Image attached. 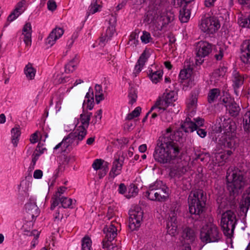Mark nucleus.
Masks as SVG:
<instances>
[{"label": "nucleus", "mask_w": 250, "mask_h": 250, "mask_svg": "<svg viewBox=\"0 0 250 250\" xmlns=\"http://www.w3.org/2000/svg\"><path fill=\"white\" fill-rule=\"evenodd\" d=\"M220 94V90L218 88H213L210 89L208 93V101L211 104L213 103L215 100Z\"/></svg>", "instance_id": "e433bc0d"}, {"label": "nucleus", "mask_w": 250, "mask_h": 250, "mask_svg": "<svg viewBox=\"0 0 250 250\" xmlns=\"http://www.w3.org/2000/svg\"><path fill=\"white\" fill-rule=\"evenodd\" d=\"M217 123L219 125L217 131L222 132L226 137L229 138L235 136L237 126L235 122L232 119L220 117L217 119Z\"/></svg>", "instance_id": "6e6552de"}, {"label": "nucleus", "mask_w": 250, "mask_h": 250, "mask_svg": "<svg viewBox=\"0 0 250 250\" xmlns=\"http://www.w3.org/2000/svg\"><path fill=\"white\" fill-rule=\"evenodd\" d=\"M92 115L91 112H86V113L82 114L80 116V121L82 125L80 126H84L87 128L89 125V121Z\"/></svg>", "instance_id": "58836bf2"}, {"label": "nucleus", "mask_w": 250, "mask_h": 250, "mask_svg": "<svg viewBox=\"0 0 250 250\" xmlns=\"http://www.w3.org/2000/svg\"><path fill=\"white\" fill-rule=\"evenodd\" d=\"M175 134L169 127L157 141L153 153L154 160L161 164H170L179 155L180 148L174 141Z\"/></svg>", "instance_id": "f257e3e1"}, {"label": "nucleus", "mask_w": 250, "mask_h": 250, "mask_svg": "<svg viewBox=\"0 0 250 250\" xmlns=\"http://www.w3.org/2000/svg\"><path fill=\"white\" fill-rule=\"evenodd\" d=\"M77 62L75 59L71 60L65 66V72L66 73L73 72L76 69L77 65Z\"/></svg>", "instance_id": "c03bdc74"}, {"label": "nucleus", "mask_w": 250, "mask_h": 250, "mask_svg": "<svg viewBox=\"0 0 250 250\" xmlns=\"http://www.w3.org/2000/svg\"><path fill=\"white\" fill-rule=\"evenodd\" d=\"M194 124L196 125L195 128H200L201 127H203L204 126L205 120L204 119L198 117L196 118H194Z\"/></svg>", "instance_id": "bf43d9fd"}, {"label": "nucleus", "mask_w": 250, "mask_h": 250, "mask_svg": "<svg viewBox=\"0 0 250 250\" xmlns=\"http://www.w3.org/2000/svg\"><path fill=\"white\" fill-rule=\"evenodd\" d=\"M141 40L144 43L146 44L152 41L150 34L146 31L143 32V35L141 37Z\"/></svg>", "instance_id": "3c124183"}, {"label": "nucleus", "mask_w": 250, "mask_h": 250, "mask_svg": "<svg viewBox=\"0 0 250 250\" xmlns=\"http://www.w3.org/2000/svg\"><path fill=\"white\" fill-rule=\"evenodd\" d=\"M101 6L97 3V0H94L93 2L91 4L88 8L87 12L88 16L90 14H93L99 11V8Z\"/></svg>", "instance_id": "09e8293b"}, {"label": "nucleus", "mask_w": 250, "mask_h": 250, "mask_svg": "<svg viewBox=\"0 0 250 250\" xmlns=\"http://www.w3.org/2000/svg\"><path fill=\"white\" fill-rule=\"evenodd\" d=\"M190 12L189 9L184 6L180 10L179 20L182 22H187L190 18Z\"/></svg>", "instance_id": "7c9ffc66"}, {"label": "nucleus", "mask_w": 250, "mask_h": 250, "mask_svg": "<svg viewBox=\"0 0 250 250\" xmlns=\"http://www.w3.org/2000/svg\"><path fill=\"white\" fill-rule=\"evenodd\" d=\"M104 233L105 234L104 238L114 240L117 235V227L112 222L109 225H106L103 229Z\"/></svg>", "instance_id": "5701e85b"}, {"label": "nucleus", "mask_w": 250, "mask_h": 250, "mask_svg": "<svg viewBox=\"0 0 250 250\" xmlns=\"http://www.w3.org/2000/svg\"><path fill=\"white\" fill-rule=\"evenodd\" d=\"M25 3V0H22L21 1L17 3L14 10L8 17V21L12 22L17 18H18L23 12V10L22 8Z\"/></svg>", "instance_id": "412c9836"}, {"label": "nucleus", "mask_w": 250, "mask_h": 250, "mask_svg": "<svg viewBox=\"0 0 250 250\" xmlns=\"http://www.w3.org/2000/svg\"><path fill=\"white\" fill-rule=\"evenodd\" d=\"M250 15L248 17H241L239 19V24L244 27L250 28Z\"/></svg>", "instance_id": "864d4df0"}, {"label": "nucleus", "mask_w": 250, "mask_h": 250, "mask_svg": "<svg viewBox=\"0 0 250 250\" xmlns=\"http://www.w3.org/2000/svg\"><path fill=\"white\" fill-rule=\"evenodd\" d=\"M198 26L203 32L213 34L220 28V23L216 17L204 15L199 21Z\"/></svg>", "instance_id": "0eeeda50"}, {"label": "nucleus", "mask_w": 250, "mask_h": 250, "mask_svg": "<svg viewBox=\"0 0 250 250\" xmlns=\"http://www.w3.org/2000/svg\"><path fill=\"white\" fill-rule=\"evenodd\" d=\"M26 214V218L30 221H33L39 214V209L34 202H29L25 206Z\"/></svg>", "instance_id": "a211bd4d"}, {"label": "nucleus", "mask_w": 250, "mask_h": 250, "mask_svg": "<svg viewBox=\"0 0 250 250\" xmlns=\"http://www.w3.org/2000/svg\"><path fill=\"white\" fill-rule=\"evenodd\" d=\"M188 168L187 162L181 160L170 168L169 175L171 178H180L186 173Z\"/></svg>", "instance_id": "f8f14e48"}, {"label": "nucleus", "mask_w": 250, "mask_h": 250, "mask_svg": "<svg viewBox=\"0 0 250 250\" xmlns=\"http://www.w3.org/2000/svg\"><path fill=\"white\" fill-rule=\"evenodd\" d=\"M195 236V232L192 229L187 227L183 230L182 234L183 238L189 240L190 241L192 242L194 240Z\"/></svg>", "instance_id": "f704fd0d"}, {"label": "nucleus", "mask_w": 250, "mask_h": 250, "mask_svg": "<svg viewBox=\"0 0 250 250\" xmlns=\"http://www.w3.org/2000/svg\"><path fill=\"white\" fill-rule=\"evenodd\" d=\"M165 186V185H163L162 181H156L154 183L151 184L149 186V188L158 190V189H161L163 186Z\"/></svg>", "instance_id": "13d9d810"}, {"label": "nucleus", "mask_w": 250, "mask_h": 250, "mask_svg": "<svg viewBox=\"0 0 250 250\" xmlns=\"http://www.w3.org/2000/svg\"><path fill=\"white\" fill-rule=\"evenodd\" d=\"M179 111L177 108H170L168 110L163 111V113L161 115L162 120L165 122H170L172 119V114L176 113Z\"/></svg>", "instance_id": "473e14b6"}, {"label": "nucleus", "mask_w": 250, "mask_h": 250, "mask_svg": "<svg viewBox=\"0 0 250 250\" xmlns=\"http://www.w3.org/2000/svg\"><path fill=\"white\" fill-rule=\"evenodd\" d=\"M232 138L226 137L223 140L220 139L218 141V144L222 146H224V148H232L234 146V142L232 140Z\"/></svg>", "instance_id": "4c0bfd02"}, {"label": "nucleus", "mask_w": 250, "mask_h": 250, "mask_svg": "<svg viewBox=\"0 0 250 250\" xmlns=\"http://www.w3.org/2000/svg\"><path fill=\"white\" fill-rule=\"evenodd\" d=\"M102 170L100 171L98 173V175L100 179L104 177L106 174L108 170V167L106 165V166H103L102 169Z\"/></svg>", "instance_id": "338daca9"}, {"label": "nucleus", "mask_w": 250, "mask_h": 250, "mask_svg": "<svg viewBox=\"0 0 250 250\" xmlns=\"http://www.w3.org/2000/svg\"><path fill=\"white\" fill-rule=\"evenodd\" d=\"M157 190L148 188V190L146 192V196L150 200L156 201Z\"/></svg>", "instance_id": "6e6d98bb"}, {"label": "nucleus", "mask_w": 250, "mask_h": 250, "mask_svg": "<svg viewBox=\"0 0 250 250\" xmlns=\"http://www.w3.org/2000/svg\"><path fill=\"white\" fill-rule=\"evenodd\" d=\"M250 207V187L246 190V193L244 194L243 200L240 203V213L241 216H244L245 218L247 216V213Z\"/></svg>", "instance_id": "6ab92c4d"}, {"label": "nucleus", "mask_w": 250, "mask_h": 250, "mask_svg": "<svg viewBox=\"0 0 250 250\" xmlns=\"http://www.w3.org/2000/svg\"><path fill=\"white\" fill-rule=\"evenodd\" d=\"M85 98L87 99V102L88 103L87 108L89 110H91L94 106V97H93V92L92 89L90 88L89 89V92L87 93Z\"/></svg>", "instance_id": "37998d69"}, {"label": "nucleus", "mask_w": 250, "mask_h": 250, "mask_svg": "<svg viewBox=\"0 0 250 250\" xmlns=\"http://www.w3.org/2000/svg\"><path fill=\"white\" fill-rule=\"evenodd\" d=\"M236 223V215L233 211L228 210L222 214L221 224L225 235L229 238L232 236Z\"/></svg>", "instance_id": "423d86ee"}, {"label": "nucleus", "mask_w": 250, "mask_h": 250, "mask_svg": "<svg viewBox=\"0 0 250 250\" xmlns=\"http://www.w3.org/2000/svg\"><path fill=\"white\" fill-rule=\"evenodd\" d=\"M87 133L85 127L79 126L74 132L69 133V137L74 141L76 138L79 141L83 140Z\"/></svg>", "instance_id": "a878e982"}, {"label": "nucleus", "mask_w": 250, "mask_h": 250, "mask_svg": "<svg viewBox=\"0 0 250 250\" xmlns=\"http://www.w3.org/2000/svg\"><path fill=\"white\" fill-rule=\"evenodd\" d=\"M206 201V194L203 190L198 189L191 191L188 198L189 210L191 214L199 216L195 220H198L204 212Z\"/></svg>", "instance_id": "20e7f679"}, {"label": "nucleus", "mask_w": 250, "mask_h": 250, "mask_svg": "<svg viewBox=\"0 0 250 250\" xmlns=\"http://www.w3.org/2000/svg\"><path fill=\"white\" fill-rule=\"evenodd\" d=\"M216 53L214 55V57L217 61H220L222 60L223 55H224V51L223 49L220 47H218V50L217 48H216Z\"/></svg>", "instance_id": "680f3d73"}, {"label": "nucleus", "mask_w": 250, "mask_h": 250, "mask_svg": "<svg viewBox=\"0 0 250 250\" xmlns=\"http://www.w3.org/2000/svg\"><path fill=\"white\" fill-rule=\"evenodd\" d=\"M171 106L169 103H168L163 96L160 97L156 101L154 105H153L150 111L154 110V109H158V111H164L167 110V108Z\"/></svg>", "instance_id": "b1692460"}, {"label": "nucleus", "mask_w": 250, "mask_h": 250, "mask_svg": "<svg viewBox=\"0 0 250 250\" xmlns=\"http://www.w3.org/2000/svg\"><path fill=\"white\" fill-rule=\"evenodd\" d=\"M91 243L90 237L85 236L82 239V250H91Z\"/></svg>", "instance_id": "a18cd8bd"}, {"label": "nucleus", "mask_w": 250, "mask_h": 250, "mask_svg": "<svg viewBox=\"0 0 250 250\" xmlns=\"http://www.w3.org/2000/svg\"><path fill=\"white\" fill-rule=\"evenodd\" d=\"M24 234L28 236H32L33 235L34 236V238L36 240H37L40 234V232L37 231V230H33L31 231H30L27 230H24Z\"/></svg>", "instance_id": "e2e57ef3"}, {"label": "nucleus", "mask_w": 250, "mask_h": 250, "mask_svg": "<svg viewBox=\"0 0 250 250\" xmlns=\"http://www.w3.org/2000/svg\"><path fill=\"white\" fill-rule=\"evenodd\" d=\"M129 214L128 227L131 231L137 230L141 226L144 212L140 207H136L134 209L129 210Z\"/></svg>", "instance_id": "9d476101"}, {"label": "nucleus", "mask_w": 250, "mask_h": 250, "mask_svg": "<svg viewBox=\"0 0 250 250\" xmlns=\"http://www.w3.org/2000/svg\"><path fill=\"white\" fill-rule=\"evenodd\" d=\"M194 122L191 121L190 118H187L184 123L181 125V128L185 132H192L195 130L196 128Z\"/></svg>", "instance_id": "c85d7f7f"}, {"label": "nucleus", "mask_w": 250, "mask_h": 250, "mask_svg": "<svg viewBox=\"0 0 250 250\" xmlns=\"http://www.w3.org/2000/svg\"><path fill=\"white\" fill-rule=\"evenodd\" d=\"M240 59L247 64H250V40L244 41L240 46Z\"/></svg>", "instance_id": "f3484780"}, {"label": "nucleus", "mask_w": 250, "mask_h": 250, "mask_svg": "<svg viewBox=\"0 0 250 250\" xmlns=\"http://www.w3.org/2000/svg\"><path fill=\"white\" fill-rule=\"evenodd\" d=\"M139 32L138 30H135L134 32H132L129 36V42H133L134 44L136 42H138V41H136V39L138 38Z\"/></svg>", "instance_id": "0e129e2a"}, {"label": "nucleus", "mask_w": 250, "mask_h": 250, "mask_svg": "<svg viewBox=\"0 0 250 250\" xmlns=\"http://www.w3.org/2000/svg\"><path fill=\"white\" fill-rule=\"evenodd\" d=\"M63 34V30L61 28H54L50 33L46 40V44L52 46L56 40L60 38Z\"/></svg>", "instance_id": "aec40b11"}, {"label": "nucleus", "mask_w": 250, "mask_h": 250, "mask_svg": "<svg viewBox=\"0 0 250 250\" xmlns=\"http://www.w3.org/2000/svg\"><path fill=\"white\" fill-rule=\"evenodd\" d=\"M149 76L150 79L151 80L153 83H157L161 79L163 74V70H159L154 72H153L152 70H149Z\"/></svg>", "instance_id": "72a5a7b5"}, {"label": "nucleus", "mask_w": 250, "mask_h": 250, "mask_svg": "<svg viewBox=\"0 0 250 250\" xmlns=\"http://www.w3.org/2000/svg\"><path fill=\"white\" fill-rule=\"evenodd\" d=\"M141 108L140 106L137 107L130 113L128 114L126 118V120H131L135 117H138L141 113Z\"/></svg>", "instance_id": "603ef678"}, {"label": "nucleus", "mask_w": 250, "mask_h": 250, "mask_svg": "<svg viewBox=\"0 0 250 250\" xmlns=\"http://www.w3.org/2000/svg\"><path fill=\"white\" fill-rule=\"evenodd\" d=\"M36 70L31 63H28L24 68V73L29 80H33L35 76Z\"/></svg>", "instance_id": "c9c22d12"}, {"label": "nucleus", "mask_w": 250, "mask_h": 250, "mask_svg": "<svg viewBox=\"0 0 250 250\" xmlns=\"http://www.w3.org/2000/svg\"><path fill=\"white\" fill-rule=\"evenodd\" d=\"M138 192V188L135 185L130 186L128 189V194L126 195V198H130L135 196Z\"/></svg>", "instance_id": "5fc2aeb1"}, {"label": "nucleus", "mask_w": 250, "mask_h": 250, "mask_svg": "<svg viewBox=\"0 0 250 250\" xmlns=\"http://www.w3.org/2000/svg\"><path fill=\"white\" fill-rule=\"evenodd\" d=\"M192 71V69L190 67L181 70L179 74L180 79L182 80L188 79L190 77Z\"/></svg>", "instance_id": "49530a36"}, {"label": "nucleus", "mask_w": 250, "mask_h": 250, "mask_svg": "<svg viewBox=\"0 0 250 250\" xmlns=\"http://www.w3.org/2000/svg\"><path fill=\"white\" fill-rule=\"evenodd\" d=\"M222 101L231 116L236 117L239 114L240 107L229 95L224 97Z\"/></svg>", "instance_id": "ddd939ff"}, {"label": "nucleus", "mask_w": 250, "mask_h": 250, "mask_svg": "<svg viewBox=\"0 0 250 250\" xmlns=\"http://www.w3.org/2000/svg\"><path fill=\"white\" fill-rule=\"evenodd\" d=\"M195 155L196 156V160H199L201 162L207 161V160H206V159L208 157V154H205L204 153L200 152L199 153H195Z\"/></svg>", "instance_id": "69168bd1"}, {"label": "nucleus", "mask_w": 250, "mask_h": 250, "mask_svg": "<svg viewBox=\"0 0 250 250\" xmlns=\"http://www.w3.org/2000/svg\"><path fill=\"white\" fill-rule=\"evenodd\" d=\"M180 221L177 219V209L176 207L170 208L169 218L167 221V232L171 236H175L177 233L178 227Z\"/></svg>", "instance_id": "9b49d317"}, {"label": "nucleus", "mask_w": 250, "mask_h": 250, "mask_svg": "<svg viewBox=\"0 0 250 250\" xmlns=\"http://www.w3.org/2000/svg\"><path fill=\"white\" fill-rule=\"evenodd\" d=\"M125 158L123 156L116 157L112 163V167L109 173V176L114 179L121 173Z\"/></svg>", "instance_id": "dca6fc26"}, {"label": "nucleus", "mask_w": 250, "mask_h": 250, "mask_svg": "<svg viewBox=\"0 0 250 250\" xmlns=\"http://www.w3.org/2000/svg\"><path fill=\"white\" fill-rule=\"evenodd\" d=\"M147 59L146 57V51H144L143 53L141 55L139 59H138L137 64L135 67V73H139L142 70V68L144 66L145 62Z\"/></svg>", "instance_id": "c756f323"}, {"label": "nucleus", "mask_w": 250, "mask_h": 250, "mask_svg": "<svg viewBox=\"0 0 250 250\" xmlns=\"http://www.w3.org/2000/svg\"><path fill=\"white\" fill-rule=\"evenodd\" d=\"M25 3V0H22L21 1L17 3L14 10L8 17V21L12 22L17 18H18L23 12V10L22 8Z\"/></svg>", "instance_id": "4be33fe9"}, {"label": "nucleus", "mask_w": 250, "mask_h": 250, "mask_svg": "<svg viewBox=\"0 0 250 250\" xmlns=\"http://www.w3.org/2000/svg\"><path fill=\"white\" fill-rule=\"evenodd\" d=\"M231 81L234 93L238 96L241 91L240 88L244 83V78L242 75L234 70L232 74Z\"/></svg>", "instance_id": "4468645a"}, {"label": "nucleus", "mask_w": 250, "mask_h": 250, "mask_svg": "<svg viewBox=\"0 0 250 250\" xmlns=\"http://www.w3.org/2000/svg\"><path fill=\"white\" fill-rule=\"evenodd\" d=\"M60 203L62 204V207L63 208H71L72 200L67 197L62 196L61 198Z\"/></svg>", "instance_id": "8fccbe9b"}, {"label": "nucleus", "mask_w": 250, "mask_h": 250, "mask_svg": "<svg viewBox=\"0 0 250 250\" xmlns=\"http://www.w3.org/2000/svg\"><path fill=\"white\" fill-rule=\"evenodd\" d=\"M74 140L71 137H69V134L65 137H64L62 141L58 144L54 148V150H56L59 148H61V152H65L66 149L68 148L69 146H70L73 143Z\"/></svg>", "instance_id": "bb28decb"}, {"label": "nucleus", "mask_w": 250, "mask_h": 250, "mask_svg": "<svg viewBox=\"0 0 250 250\" xmlns=\"http://www.w3.org/2000/svg\"><path fill=\"white\" fill-rule=\"evenodd\" d=\"M116 18L112 15L108 20L109 26L107 27L104 35L102 34L100 38V42L104 43L107 42L113 36L115 31V23Z\"/></svg>", "instance_id": "2eb2a0df"}, {"label": "nucleus", "mask_w": 250, "mask_h": 250, "mask_svg": "<svg viewBox=\"0 0 250 250\" xmlns=\"http://www.w3.org/2000/svg\"><path fill=\"white\" fill-rule=\"evenodd\" d=\"M156 196V201L165 202L167 200L169 196L168 188L165 185L163 186L161 189H158Z\"/></svg>", "instance_id": "cd10ccee"}, {"label": "nucleus", "mask_w": 250, "mask_h": 250, "mask_svg": "<svg viewBox=\"0 0 250 250\" xmlns=\"http://www.w3.org/2000/svg\"><path fill=\"white\" fill-rule=\"evenodd\" d=\"M47 7L49 10L54 11L56 9V2L53 0H49L47 2Z\"/></svg>", "instance_id": "774afa93"}, {"label": "nucleus", "mask_w": 250, "mask_h": 250, "mask_svg": "<svg viewBox=\"0 0 250 250\" xmlns=\"http://www.w3.org/2000/svg\"><path fill=\"white\" fill-rule=\"evenodd\" d=\"M174 96V92L171 91L167 93H164L162 96L168 103L170 104L171 106H172V108H176L175 105L173 104V102L175 101Z\"/></svg>", "instance_id": "a19ab883"}, {"label": "nucleus", "mask_w": 250, "mask_h": 250, "mask_svg": "<svg viewBox=\"0 0 250 250\" xmlns=\"http://www.w3.org/2000/svg\"><path fill=\"white\" fill-rule=\"evenodd\" d=\"M11 133L12 135V142L15 146H16L19 141V137L21 135V131L19 127H16L12 129Z\"/></svg>", "instance_id": "ea45409f"}, {"label": "nucleus", "mask_w": 250, "mask_h": 250, "mask_svg": "<svg viewBox=\"0 0 250 250\" xmlns=\"http://www.w3.org/2000/svg\"><path fill=\"white\" fill-rule=\"evenodd\" d=\"M114 240L111 239H106L104 238L102 241L103 249L104 250H120L113 243Z\"/></svg>", "instance_id": "2f4dec72"}, {"label": "nucleus", "mask_w": 250, "mask_h": 250, "mask_svg": "<svg viewBox=\"0 0 250 250\" xmlns=\"http://www.w3.org/2000/svg\"><path fill=\"white\" fill-rule=\"evenodd\" d=\"M31 23L27 22L24 25L22 29V35L24 36L23 41L27 46H30L31 44Z\"/></svg>", "instance_id": "393cba45"}, {"label": "nucleus", "mask_w": 250, "mask_h": 250, "mask_svg": "<svg viewBox=\"0 0 250 250\" xmlns=\"http://www.w3.org/2000/svg\"><path fill=\"white\" fill-rule=\"evenodd\" d=\"M104 162V160L101 159H97L94 161L92 167L94 170L101 169L103 167Z\"/></svg>", "instance_id": "4d7b16f0"}, {"label": "nucleus", "mask_w": 250, "mask_h": 250, "mask_svg": "<svg viewBox=\"0 0 250 250\" xmlns=\"http://www.w3.org/2000/svg\"><path fill=\"white\" fill-rule=\"evenodd\" d=\"M128 97L130 99L129 101V104H133L134 103L136 102V99L137 98V95L135 88L131 87L129 89Z\"/></svg>", "instance_id": "de8ad7c7"}, {"label": "nucleus", "mask_w": 250, "mask_h": 250, "mask_svg": "<svg viewBox=\"0 0 250 250\" xmlns=\"http://www.w3.org/2000/svg\"><path fill=\"white\" fill-rule=\"evenodd\" d=\"M222 238V235L219 229L213 223H208L203 226L200 229V239L203 243L218 242Z\"/></svg>", "instance_id": "39448f33"}, {"label": "nucleus", "mask_w": 250, "mask_h": 250, "mask_svg": "<svg viewBox=\"0 0 250 250\" xmlns=\"http://www.w3.org/2000/svg\"><path fill=\"white\" fill-rule=\"evenodd\" d=\"M61 197L58 198V197L55 196L52 198L51 199V205L50 207V209L51 210H53L54 208L58 206L60 203L61 200Z\"/></svg>", "instance_id": "052dcab7"}, {"label": "nucleus", "mask_w": 250, "mask_h": 250, "mask_svg": "<svg viewBox=\"0 0 250 250\" xmlns=\"http://www.w3.org/2000/svg\"><path fill=\"white\" fill-rule=\"evenodd\" d=\"M227 188L233 199L241 192L244 187L250 184V179H247L244 173L238 169L229 168L227 172Z\"/></svg>", "instance_id": "7ed1b4c3"}, {"label": "nucleus", "mask_w": 250, "mask_h": 250, "mask_svg": "<svg viewBox=\"0 0 250 250\" xmlns=\"http://www.w3.org/2000/svg\"><path fill=\"white\" fill-rule=\"evenodd\" d=\"M212 44L206 41L196 43L195 47L196 63L201 64L204 62L203 58L208 56L212 51Z\"/></svg>", "instance_id": "1a4fd4ad"}, {"label": "nucleus", "mask_w": 250, "mask_h": 250, "mask_svg": "<svg viewBox=\"0 0 250 250\" xmlns=\"http://www.w3.org/2000/svg\"><path fill=\"white\" fill-rule=\"evenodd\" d=\"M243 127L245 131L250 132V110L243 117Z\"/></svg>", "instance_id": "79ce46f5"}, {"label": "nucleus", "mask_w": 250, "mask_h": 250, "mask_svg": "<svg viewBox=\"0 0 250 250\" xmlns=\"http://www.w3.org/2000/svg\"><path fill=\"white\" fill-rule=\"evenodd\" d=\"M152 5L146 13L145 21L147 23H161L165 26L174 20V15L166 9L167 0H152Z\"/></svg>", "instance_id": "f03ea898"}]
</instances>
